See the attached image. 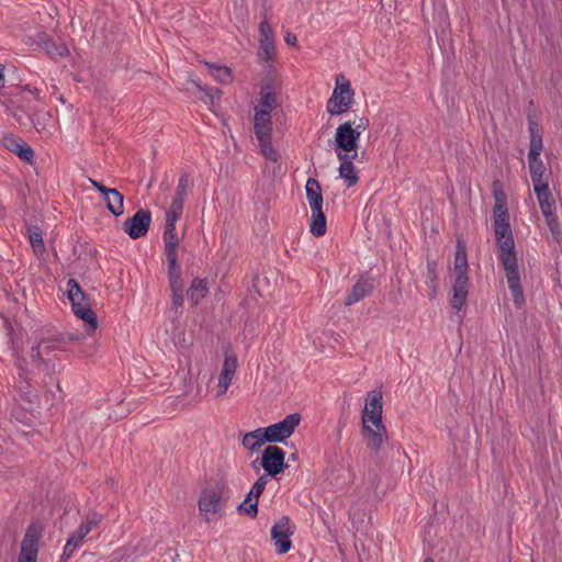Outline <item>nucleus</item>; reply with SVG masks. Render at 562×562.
Masks as SVG:
<instances>
[{
    "instance_id": "1",
    "label": "nucleus",
    "mask_w": 562,
    "mask_h": 562,
    "mask_svg": "<svg viewBox=\"0 0 562 562\" xmlns=\"http://www.w3.org/2000/svg\"><path fill=\"white\" fill-rule=\"evenodd\" d=\"M494 232L499 247V260L505 270L513 301L517 307H520L525 303V297L520 283L515 241L509 225L507 207L498 202L494 209Z\"/></svg>"
},
{
    "instance_id": "2",
    "label": "nucleus",
    "mask_w": 562,
    "mask_h": 562,
    "mask_svg": "<svg viewBox=\"0 0 562 562\" xmlns=\"http://www.w3.org/2000/svg\"><path fill=\"white\" fill-rule=\"evenodd\" d=\"M383 397L379 391H371L367 394L362 411V430L367 440V448L378 454L387 442V430L382 422Z\"/></svg>"
},
{
    "instance_id": "3",
    "label": "nucleus",
    "mask_w": 562,
    "mask_h": 562,
    "mask_svg": "<svg viewBox=\"0 0 562 562\" xmlns=\"http://www.w3.org/2000/svg\"><path fill=\"white\" fill-rule=\"evenodd\" d=\"M468 256L464 243L461 239L457 240L454 254V282L452 286L453 295L451 299V306L458 313L460 312L468 297L469 293V277H468Z\"/></svg>"
},
{
    "instance_id": "4",
    "label": "nucleus",
    "mask_w": 562,
    "mask_h": 562,
    "mask_svg": "<svg viewBox=\"0 0 562 562\" xmlns=\"http://www.w3.org/2000/svg\"><path fill=\"white\" fill-rule=\"evenodd\" d=\"M369 127V120L364 116L355 121H347L341 123L336 128L335 133V153L350 154L357 153L358 140L362 132Z\"/></svg>"
},
{
    "instance_id": "5",
    "label": "nucleus",
    "mask_w": 562,
    "mask_h": 562,
    "mask_svg": "<svg viewBox=\"0 0 562 562\" xmlns=\"http://www.w3.org/2000/svg\"><path fill=\"white\" fill-rule=\"evenodd\" d=\"M67 296L71 303L74 314L88 324V334L93 333L98 327L97 315L90 306V300L83 293L77 280H68Z\"/></svg>"
},
{
    "instance_id": "6",
    "label": "nucleus",
    "mask_w": 562,
    "mask_h": 562,
    "mask_svg": "<svg viewBox=\"0 0 562 562\" xmlns=\"http://www.w3.org/2000/svg\"><path fill=\"white\" fill-rule=\"evenodd\" d=\"M254 132L258 139L262 156L272 162H278L279 153L272 145V121L271 114L257 110L254 115Z\"/></svg>"
},
{
    "instance_id": "7",
    "label": "nucleus",
    "mask_w": 562,
    "mask_h": 562,
    "mask_svg": "<svg viewBox=\"0 0 562 562\" xmlns=\"http://www.w3.org/2000/svg\"><path fill=\"white\" fill-rule=\"evenodd\" d=\"M353 103L355 91L351 88V83L340 74L336 77V86L327 101L326 110L330 115H340L346 113Z\"/></svg>"
},
{
    "instance_id": "8",
    "label": "nucleus",
    "mask_w": 562,
    "mask_h": 562,
    "mask_svg": "<svg viewBox=\"0 0 562 562\" xmlns=\"http://www.w3.org/2000/svg\"><path fill=\"white\" fill-rule=\"evenodd\" d=\"M533 191L537 195L542 215L552 234L559 233V221L555 215V200L551 193L549 184L536 186Z\"/></svg>"
},
{
    "instance_id": "9",
    "label": "nucleus",
    "mask_w": 562,
    "mask_h": 562,
    "mask_svg": "<svg viewBox=\"0 0 562 562\" xmlns=\"http://www.w3.org/2000/svg\"><path fill=\"white\" fill-rule=\"evenodd\" d=\"M301 422V415L297 413H293L288 415L282 420L265 427V434L267 436L268 442H283L288 438H290L295 428L299 426Z\"/></svg>"
},
{
    "instance_id": "10",
    "label": "nucleus",
    "mask_w": 562,
    "mask_h": 562,
    "mask_svg": "<svg viewBox=\"0 0 562 562\" xmlns=\"http://www.w3.org/2000/svg\"><path fill=\"white\" fill-rule=\"evenodd\" d=\"M294 533V526L288 516H282L271 528V539L274 542L279 554H284L292 547L291 536Z\"/></svg>"
},
{
    "instance_id": "11",
    "label": "nucleus",
    "mask_w": 562,
    "mask_h": 562,
    "mask_svg": "<svg viewBox=\"0 0 562 562\" xmlns=\"http://www.w3.org/2000/svg\"><path fill=\"white\" fill-rule=\"evenodd\" d=\"M285 452L278 446H268L261 457V467L266 475L277 476L288 467L284 463Z\"/></svg>"
},
{
    "instance_id": "12",
    "label": "nucleus",
    "mask_w": 562,
    "mask_h": 562,
    "mask_svg": "<svg viewBox=\"0 0 562 562\" xmlns=\"http://www.w3.org/2000/svg\"><path fill=\"white\" fill-rule=\"evenodd\" d=\"M41 535L42 528L40 526L32 524L27 528L21 543L18 562H36Z\"/></svg>"
},
{
    "instance_id": "13",
    "label": "nucleus",
    "mask_w": 562,
    "mask_h": 562,
    "mask_svg": "<svg viewBox=\"0 0 562 562\" xmlns=\"http://www.w3.org/2000/svg\"><path fill=\"white\" fill-rule=\"evenodd\" d=\"M150 223L151 213L140 209L124 222L123 229L132 239H137L147 234Z\"/></svg>"
},
{
    "instance_id": "14",
    "label": "nucleus",
    "mask_w": 562,
    "mask_h": 562,
    "mask_svg": "<svg viewBox=\"0 0 562 562\" xmlns=\"http://www.w3.org/2000/svg\"><path fill=\"white\" fill-rule=\"evenodd\" d=\"M88 181L97 189L103 196L106 209L114 215L120 216L124 213V195L116 189L106 188L101 182L89 178Z\"/></svg>"
},
{
    "instance_id": "15",
    "label": "nucleus",
    "mask_w": 562,
    "mask_h": 562,
    "mask_svg": "<svg viewBox=\"0 0 562 562\" xmlns=\"http://www.w3.org/2000/svg\"><path fill=\"white\" fill-rule=\"evenodd\" d=\"M200 513L204 516L206 521H210L214 516L221 517L222 510V493L217 488L206 490L202 493L199 499Z\"/></svg>"
},
{
    "instance_id": "16",
    "label": "nucleus",
    "mask_w": 562,
    "mask_h": 562,
    "mask_svg": "<svg viewBox=\"0 0 562 562\" xmlns=\"http://www.w3.org/2000/svg\"><path fill=\"white\" fill-rule=\"evenodd\" d=\"M237 370V357L234 353H226L218 378L216 396L221 397L226 394L232 380Z\"/></svg>"
},
{
    "instance_id": "17",
    "label": "nucleus",
    "mask_w": 562,
    "mask_h": 562,
    "mask_svg": "<svg viewBox=\"0 0 562 562\" xmlns=\"http://www.w3.org/2000/svg\"><path fill=\"white\" fill-rule=\"evenodd\" d=\"M2 144L8 150L18 155L22 160L30 164L33 162L34 150L21 137L5 135L2 138Z\"/></svg>"
},
{
    "instance_id": "18",
    "label": "nucleus",
    "mask_w": 562,
    "mask_h": 562,
    "mask_svg": "<svg viewBox=\"0 0 562 562\" xmlns=\"http://www.w3.org/2000/svg\"><path fill=\"white\" fill-rule=\"evenodd\" d=\"M182 212L168 210L166 212V224L164 228V241L165 250L177 249L179 245V238L176 231V223L181 217Z\"/></svg>"
},
{
    "instance_id": "19",
    "label": "nucleus",
    "mask_w": 562,
    "mask_h": 562,
    "mask_svg": "<svg viewBox=\"0 0 562 562\" xmlns=\"http://www.w3.org/2000/svg\"><path fill=\"white\" fill-rule=\"evenodd\" d=\"M60 347V339L58 338H43L38 344L31 349V358L34 362L47 364L50 359H46L45 356L58 350Z\"/></svg>"
},
{
    "instance_id": "20",
    "label": "nucleus",
    "mask_w": 562,
    "mask_h": 562,
    "mask_svg": "<svg viewBox=\"0 0 562 562\" xmlns=\"http://www.w3.org/2000/svg\"><path fill=\"white\" fill-rule=\"evenodd\" d=\"M337 157L340 160V166L338 168L340 178L345 180L348 188L356 186L359 181V177L352 160L357 157V153H353L352 155H341L338 153Z\"/></svg>"
},
{
    "instance_id": "21",
    "label": "nucleus",
    "mask_w": 562,
    "mask_h": 562,
    "mask_svg": "<svg viewBox=\"0 0 562 562\" xmlns=\"http://www.w3.org/2000/svg\"><path fill=\"white\" fill-rule=\"evenodd\" d=\"M27 116L32 122L33 127L43 139H47L53 135L54 124L49 112L40 110L32 115L29 114Z\"/></svg>"
},
{
    "instance_id": "22",
    "label": "nucleus",
    "mask_w": 562,
    "mask_h": 562,
    "mask_svg": "<svg viewBox=\"0 0 562 562\" xmlns=\"http://www.w3.org/2000/svg\"><path fill=\"white\" fill-rule=\"evenodd\" d=\"M373 291V283L369 279L361 278L350 290L345 300L346 306H351L363 300Z\"/></svg>"
},
{
    "instance_id": "23",
    "label": "nucleus",
    "mask_w": 562,
    "mask_h": 562,
    "mask_svg": "<svg viewBox=\"0 0 562 562\" xmlns=\"http://www.w3.org/2000/svg\"><path fill=\"white\" fill-rule=\"evenodd\" d=\"M189 183V175L187 172H182L179 177L178 186L176 188L169 210L183 212L184 199L187 196V189Z\"/></svg>"
},
{
    "instance_id": "24",
    "label": "nucleus",
    "mask_w": 562,
    "mask_h": 562,
    "mask_svg": "<svg viewBox=\"0 0 562 562\" xmlns=\"http://www.w3.org/2000/svg\"><path fill=\"white\" fill-rule=\"evenodd\" d=\"M306 199L311 211L323 209V193L319 182L314 178H308L305 184Z\"/></svg>"
},
{
    "instance_id": "25",
    "label": "nucleus",
    "mask_w": 562,
    "mask_h": 562,
    "mask_svg": "<svg viewBox=\"0 0 562 562\" xmlns=\"http://www.w3.org/2000/svg\"><path fill=\"white\" fill-rule=\"evenodd\" d=\"M165 255L168 262L169 285L182 284L183 282L181 279V268L178 263L177 249H171V247H169V250H165Z\"/></svg>"
},
{
    "instance_id": "26",
    "label": "nucleus",
    "mask_w": 562,
    "mask_h": 562,
    "mask_svg": "<svg viewBox=\"0 0 562 562\" xmlns=\"http://www.w3.org/2000/svg\"><path fill=\"white\" fill-rule=\"evenodd\" d=\"M268 442L263 428H258L247 432L241 440L243 446L251 452L258 450L261 446Z\"/></svg>"
},
{
    "instance_id": "27",
    "label": "nucleus",
    "mask_w": 562,
    "mask_h": 562,
    "mask_svg": "<svg viewBox=\"0 0 562 562\" xmlns=\"http://www.w3.org/2000/svg\"><path fill=\"white\" fill-rule=\"evenodd\" d=\"M85 537H86L85 531L79 528L70 533V536L64 547L63 554L60 557L61 562H67L72 557L74 552L80 546V543L82 542Z\"/></svg>"
},
{
    "instance_id": "28",
    "label": "nucleus",
    "mask_w": 562,
    "mask_h": 562,
    "mask_svg": "<svg viewBox=\"0 0 562 562\" xmlns=\"http://www.w3.org/2000/svg\"><path fill=\"white\" fill-rule=\"evenodd\" d=\"M528 165L533 188L536 186L548 184V182L543 180L546 166L541 158H528Z\"/></svg>"
},
{
    "instance_id": "29",
    "label": "nucleus",
    "mask_w": 562,
    "mask_h": 562,
    "mask_svg": "<svg viewBox=\"0 0 562 562\" xmlns=\"http://www.w3.org/2000/svg\"><path fill=\"white\" fill-rule=\"evenodd\" d=\"M277 97L269 86L262 87L260 90L259 104L255 106V111L262 110L271 114V111L277 108Z\"/></svg>"
},
{
    "instance_id": "30",
    "label": "nucleus",
    "mask_w": 562,
    "mask_h": 562,
    "mask_svg": "<svg viewBox=\"0 0 562 562\" xmlns=\"http://www.w3.org/2000/svg\"><path fill=\"white\" fill-rule=\"evenodd\" d=\"M326 216L323 212V209L313 210L311 215L310 232L314 236L321 237L326 234Z\"/></svg>"
},
{
    "instance_id": "31",
    "label": "nucleus",
    "mask_w": 562,
    "mask_h": 562,
    "mask_svg": "<svg viewBox=\"0 0 562 562\" xmlns=\"http://www.w3.org/2000/svg\"><path fill=\"white\" fill-rule=\"evenodd\" d=\"M207 290L205 279H194L188 290V299L193 305H196L206 295Z\"/></svg>"
},
{
    "instance_id": "32",
    "label": "nucleus",
    "mask_w": 562,
    "mask_h": 562,
    "mask_svg": "<svg viewBox=\"0 0 562 562\" xmlns=\"http://www.w3.org/2000/svg\"><path fill=\"white\" fill-rule=\"evenodd\" d=\"M27 237L32 246L33 251L36 255H43L45 252V244L42 236V231L38 226H27Z\"/></svg>"
},
{
    "instance_id": "33",
    "label": "nucleus",
    "mask_w": 562,
    "mask_h": 562,
    "mask_svg": "<svg viewBox=\"0 0 562 562\" xmlns=\"http://www.w3.org/2000/svg\"><path fill=\"white\" fill-rule=\"evenodd\" d=\"M204 65L207 67L210 74L215 80L225 85L233 80L232 70L226 66H217L215 64L205 61Z\"/></svg>"
},
{
    "instance_id": "34",
    "label": "nucleus",
    "mask_w": 562,
    "mask_h": 562,
    "mask_svg": "<svg viewBox=\"0 0 562 562\" xmlns=\"http://www.w3.org/2000/svg\"><path fill=\"white\" fill-rule=\"evenodd\" d=\"M191 82L196 87V89H199L200 91H202L204 93L203 97H201V100L205 103H211V104H214L216 101L220 100L221 95H222V90L218 89V88H207L205 86H202L200 83V81L198 80H191Z\"/></svg>"
},
{
    "instance_id": "35",
    "label": "nucleus",
    "mask_w": 562,
    "mask_h": 562,
    "mask_svg": "<svg viewBox=\"0 0 562 562\" xmlns=\"http://www.w3.org/2000/svg\"><path fill=\"white\" fill-rule=\"evenodd\" d=\"M426 284L431 291V297H435L438 288V272L437 263L434 260L427 262Z\"/></svg>"
},
{
    "instance_id": "36",
    "label": "nucleus",
    "mask_w": 562,
    "mask_h": 562,
    "mask_svg": "<svg viewBox=\"0 0 562 562\" xmlns=\"http://www.w3.org/2000/svg\"><path fill=\"white\" fill-rule=\"evenodd\" d=\"M44 49L50 58L65 57L68 55V48L64 44H57L52 40L44 42Z\"/></svg>"
},
{
    "instance_id": "37",
    "label": "nucleus",
    "mask_w": 562,
    "mask_h": 562,
    "mask_svg": "<svg viewBox=\"0 0 562 562\" xmlns=\"http://www.w3.org/2000/svg\"><path fill=\"white\" fill-rule=\"evenodd\" d=\"M269 482V477L268 475L263 474L261 475L255 483L254 485L251 486L247 497H248V501H251V499H256L258 501V498L260 497V495L262 494V492L265 491L266 488V485L267 483Z\"/></svg>"
},
{
    "instance_id": "38",
    "label": "nucleus",
    "mask_w": 562,
    "mask_h": 562,
    "mask_svg": "<svg viewBox=\"0 0 562 562\" xmlns=\"http://www.w3.org/2000/svg\"><path fill=\"white\" fill-rule=\"evenodd\" d=\"M20 376H21V382H20L19 389H20L21 393L26 397L29 403H34L37 400V394L32 391V389L29 384L26 371L23 370L20 373Z\"/></svg>"
},
{
    "instance_id": "39",
    "label": "nucleus",
    "mask_w": 562,
    "mask_h": 562,
    "mask_svg": "<svg viewBox=\"0 0 562 562\" xmlns=\"http://www.w3.org/2000/svg\"><path fill=\"white\" fill-rule=\"evenodd\" d=\"M171 306L178 312L183 306V283L170 285Z\"/></svg>"
},
{
    "instance_id": "40",
    "label": "nucleus",
    "mask_w": 562,
    "mask_h": 562,
    "mask_svg": "<svg viewBox=\"0 0 562 562\" xmlns=\"http://www.w3.org/2000/svg\"><path fill=\"white\" fill-rule=\"evenodd\" d=\"M276 55L274 41L260 42L258 56L261 60L270 61Z\"/></svg>"
},
{
    "instance_id": "41",
    "label": "nucleus",
    "mask_w": 562,
    "mask_h": 562,
    "mask_svg": "<svg viewBox=\"0 0 562 562\" xmlns=\"http://www.w3.org/2000/svg\"><path fill=\"white\" fill-rule=\"evenodd\" d=\"M101 518V515H99L98 513H90L86 516L85 520L80 524L78 528L82 529L87 536L94 527H97L100 524Z\"/></svg>"
},
{
    "instance_id": "42",
    "label": "nucleus",
    "mask_w": 562,
    "mask_h": 562,
    "mask_svg": "<svg viewBox=\"0 0 562 562\" xmlns=\"http://www.w3.org/2000/svg\"><path fill=\"white\" fill-rule=\"evenodd\" d=\"M542 148H543L542 136L541 135H531L528 158L540 157Z\"/></svg>"
},
{
    "instance_id": "43",
    "label": "nucleus",
    "mask_w": 562,
    "mask_h": 562,
    "mask_svg": "<svg viewBox=\"0 0 562 562\" xmlns=\"http://www.w3.org/2000/svg\"><path fill=\"white\" fill-rule=\"evenodd\" d=\"M238 509L244 512L250 518H255L258 514V501H248V497H246L244 502L238 506Z\"/></svg>"
},
{
    "instance_id": "44",
    "label": "nucleus",
    "mask_w": 562,
    "mask_h": 562,
    "mask_svg": "<svg viewBox=\"0 0 562 562\" xmlns=\"http://www.w3.org/2000/svg\"><path fill=\"white\" fill-rule=\"evenodd\" d=\"M259 36L260 42L274 41L272 35V29L268 23L267 19H265L259 25Z\"/></svg>"
},
{
    "instance_id": "45",
    "label": "nucleus",
    "mask_w": 562,
    "mask_h": 562,
    "mask_svg": "<svg viewBox=\"0 0 562 562\" xmlns=\"http://www.w3.org/2000/svg\"><path fill=\"white\" fill-rule=\"evenodd\" d=\"M19 95H20V99L18 100L19 103H21L24 100L27 102H31L32 100H37L38 92H37L36 88L31 89L30 86H25L21 90Z\"/></svg>"
},
{
    "instance_id": "46",
    "label": "nucleus",
    "mask_w": 562,
    "mask_h": 562,
    "mask_svg": "<svg viewBox=\"0 0 562 562\" xmlns=\"http://www.w3.org/2000/svg\"><path fill=\"white\" fill-rule=\"evenodd\" d=\"M284 41L288 45H292V46L296 45V43H297V38H296L295 34H293L291 32L286 33Z\"/></svg>"
},
{
    "instance_id": "47",
    "label": "nucleus",
    "mask_w": 562,
    "mask_h": 562,
    "mask_svg": "<svg viewBox=\"0 0 562 562\" xmlns=\"http://www.w3.org/2000/svg\"><path fill=\"white\" fill-rule=\"evenodd\" d=\"M529 133H530V136L531 135H541L539 133V128H538V124L535 123V122H530L529 123Z\"/></svg>"
},
{
    "instance_id": "48",
    "label": "nucleus",
    "mask_w": 562,
    "mask_h": 562,
    "mask_svg": "<svg viewBox=\"0 0 562 562\" xmlns=\"http://www.w3.org/2000/svg\"><path fill=\"white\" fill-rule=\"evenodd\" d=\"M4 87V66L0 64V88Z\"/></svg>"
},
{
    "instance_id": "49",
    "label": "nucleus",
    "mask_w": 562,
    "mask_h": 562,
    "mask_svg": "<svg viewBox=\"0 0 562 562\" xmlns=\"http://www.w3.org/2000/svg\"><path fill=\"white\" fill-rule=\"evenodd\" d=\"M424 562H434V560L430 558H427Z\"/></svg>"
}]
</instances>
